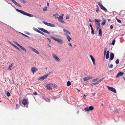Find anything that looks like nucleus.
Returning <instances> with one entry per match:
<instances>
[{"label":"nucleus","instance_id":"nucleus-40","mask_svg":"<svg viewBox=\"0 0 125 125\" xmlns=\"http://www.w3.org/2000/svg\"><path fill=\"white\" fill-rule=\"evenodd\" d=\"M115 40H114L112 42V44L113 45H114L115 44Z\"/></svg>","mask_w":125,"mask_h":125},{"label":"nucleus","instance_id":"nucleus-24","mask_svg":"<svg viewBox=\"0 0 125 125\" xmlns=\"http://www.w3.org/2000/svg\"><path fill=\"white\" fill-rule=\"evenodd\" d=\"M110 52L109 51H108L106 52V54L105 57V58L106 59H108L109 57V54Z\"/></svg>","mask_w":125,"mask_h":125},{"label":"nucleus","instance_id":"nucleus-46","mask_svg":"<svg viewBox=\"0 0 125 125\" xmlns=\"http://www.w3.org/2000/svg\"><path fill=\"white\" fill-rule=\"evenodd\" d=\"M22 34L24 36L26 37H28V38H29V37L28 36H27V35H25V34H23V33H22Z\"/></svg>","mask_w":125,"mask_h":125},{"label":"nucleus","instance_id":"nucleus-64","mask_svg":"<svg viewBox=\"0 0 125 125\" xmlns=\"http://www.w3.org/2000/svg\"><path fill=\"white\" fill-rule=\"evenodd\" d=\"M124 78V80L125 81V78Z\"/></svg>","mask_w":125,"mask_h":125},{"label":"nucleus","instance_id":"nucleus-28","mask_svg":"<svg viewBox=\"0 0 125 125\" xmlns=\"http://www.w3.org/2000/svg\"><path fill=\"white\" fill-rule=\"evenodd\" d=\"M13 63H12L9 67L8 70H9L10 69L11 67L13 66Z\"/></svg>","mask_w":125,"mask_h":125},{"label":"nucleus","instance_id":"nucleus-26","mask_svg":"<svg viewBox=\"0 0 125 125\" xmlns=\"http://www.w3.org/2000/svg\"><path fill=\"white\" fill-rule=\"evenodd\" d=\"M66 37L68 40V41L69 42H70V40H71V38H70L69 36L68 35H67L66 36Z\"/></svg>","mask_w":125,"mask_h":125},{"label":"nucleus","instance_id":"nucleus-48","mask_svg":"<svg viewBox=\"0 0 125 125\" xmlns=\"http://www.w3.org/2000/svg\"><path fill=\"white\" fill-rule=\"evenodd\" d=\"M47 10V7H45L43 9V10L44 11H45Z\"/></svg>","mask_w":125,"mask_h":125},{"label":"nucleus","instance_id":"nucleus-60","mask_svg":"<svg viewBox=\"0 0 125 125\" xmlns=\"http://www.w3.org/2000/svg\"><path fill=\"white\" fill-rule=\"evenodd\" d=\"M102 106H104V104H102Z\"/></svg>","mask_w":125,"mask_h":125},{"label":"nucleus","instance_id":"nucleus-57","mask_svg":"<svg viewBox=\"0 0 125 125\" xmlns=\"http://www.w3.org/2000/svg\"><path fill=\"white\" fill-rule=\"evenodd\" d=\"M47 39L50 42H51V40H50V39H49V38H48Z\"/></svg>","mask_w":125,"mask_h":125},{"label":"nucleus","instance_id":"nucleus-21","mask_svg":"<svg viewBox=\"0 0 125 125\" xmlns=\"http://www.w3.org/2000/svg\"><path fill=\"white\" fill-rule=\"evenodd\" d=\"M124 73V72H119L116 76V78H118L119 76L123 75Z\"/></svg>","mask_w":125,"mask_h":125},{"label":"nucleus","instance_id":"nucleus-13","mask_svg":"<svg viewBox=\"0 0 125 125\" xmlns=\"http://www.w3.org/2000/svg\"><path fill=\"white\" fill-rule=\"evenodd\" d=\"M53 84L51 83L48 84L47 86V89H48L51 90L52 89Z\"/></svg>","mask_w":125,"mask_h":125},{"label":"nucleus","instance_id":"nucleus-41","mask_svg":"<svg viewBox=\"0 0 125 125\" xmlns=\"http://www.w3.org/2000/svg\"><path fill=\"white\" fill-rule=\"evenodd\" d=\"M98 79V78H96L93 79L92 80V82H94L96 81Z\"/></svg>","mask_w":125,"mask_h":125},{"label":"nucleus","instance_id":"nucleus-54","mask_svg":"<svg viewBox=\"0 0 125 125\" xmlns=\"http://www.w3.org/2000/svg\"><path fill=\"white\" fill-rule=\"evenodd\" d=\"M66 19H68L69 18V16H67L66 17Z\"/></svg>","mask_w":125,"mask_h":125},{"label":"nucleus","instance_id":"nucleus-47","mask_svg":"<svg viewBox=\"0 0 125 125\" xmlns=\"http://www.w3.org/2000/svg\"><path fill=\"white\" fill-rule=\"evenodd\" d=\"M101 80L100 79L98 81H97L96 82V83H97V84H98L100 82H101Z\"/></svg>","mask_w":125,"mask_h":125},{"label":"nucleus","instance_id":"nucleus-19","mask_svg":"<svg viewBox=\"0 0 125 125\" xmlns=\"http://www.w3.org/2000/svg\"><path fill=\"white\" fill-rule=\"evenodd\" d=\"M89 56L90 57V58H91V60H92V61L93 62V64L94 65H95V60L94 59V58L93 57L92 55H90Z\"/></svg>","mask_w":125,"mask_h":125},{"label":"nucleus","instance_id":"nucleus-44","mask_svg":"<svg viewBox=\"0 0 125 125\" xmlns=\"http://www.w3.org/2000/svg\"><path fill=\"white\" fill-rule=\"evenodd\" d=\"M113 67V65L112 64H110L109 66V68H112Z\"/></svg>","mask_w":125,"mask_h":125},{"label":"nucleus","instance_id":"nucleus-10","mask_svg":"<svg viewBox=\"0 0 125 125\" xmlns=\"http://www.w3.org/2000/svg\"><path fill=\"white\" fill-rule=\"evenodd\" d=\"M22 103L24 105H27V104L28 105V100L25 99H24L22 102Z\"/></svg>","mask_w":125,"mask_h":125},{"label":"nucleus","instance_id":"nucleus-27","mask_svg":"<svg viewBox=\"0 0 125 125\" xmlns=\"http://www.w3.org/2000/svg\"><path fill=\"white\" fill-rule=\"evenodd\" d=\"M102 31L101 29H100L99 31V34L100 36H101L102 35Z\"/></svg>","mask_w":125,"mask_h":125},{"label":"nucleus","instance_id":"nucleus-61","mask_svg":"<svg viewBox=\"0 0 125 125\" xmlns=\"http://www.w3.org/2000/svg\"><path fill=\"white\" fill-rule=\"evenodd\" d=\"M76 46V45H74V48Z\"/></svg>","mask_w":125,"mask_h":125},{"label":"nucleus","instance_id":"nucleus-17","mask_svg":"<svg viewBox=\"0 0 125 125\" xmlns=\"http://www.w3.org/2000/svg\"><path fill=\"white\" fill-rule=\"evenodd\" d=\"M93 78V77L91 76L86 77L83 78V80L85 81L90 79H91Z\"/></svg>","mask_w":125,"mask_h":125},{"label":"nucleus","instance_id":"nucleus-5","mask_svg":"<svg viewBox=\"0 0 125 125\" xmlns=\"http://www.w3.org/2000/svg\"><path fill=\"white\" fill-rule=\"evenodd\" d=\"M94 107L93 106H90L89 107H86L84 108V110L85 111L89 112L90 111L93 110Z\"/></svg>","mask_w":125,"mask_h":125},{"label":"nucleus","instance_id":"nucleus-62","mask_svg":"<svg viewBox=\"0 0 125 125\" xmlns=\"http://www.w3.org/2000/svg\"><path fill=\"white\" fill-rule=\"evenodd\" d=\"M79 112V111H78L77 112V114H78V113Z\"/></svg>","mask_w":125,"mask_h":125},{"label":"nucleus","instance_id":"nucleus-8","mask_svg":"<svg viewBox=\"0 0 125 125\" xmlns=\"http://www.w3.org/2000/svg\"><path fill=\"white\" fill-rule=\"evenodd\" d=\"M15 43L19 47H20L21 49L25 52H26V50L25 49L24 47L20 45L17 42H15Z\"/></svg>","mask_w":125,"mask_h":125},{"label":"nucleus","instance_id":"nucleus-30","mask_svg":"<svg viewBox=\"0 0 125 125\" xmlns=\"http://www.w3.org/2000/svg\"><path fill=\"white\" fill-rule=\"evenodd\" d=\"M37 32H38L39 33H41V34L43 35H44V33L43 32H41V31H40L39 30H37Z\"/></svg>","mask_w":125,"mask_h":125},{"label":"nucleus","instance_id":"nucleus-58","mask_svg":"<svg viewBox=\"0 0 125 125\" xmlns=\"http://www.w3.org/2000/svg\"><path fill=\"white\" fill-rule=\"evenodd\" d=\"M88 22H92V21L91 19H89L88 21Z\"/></svg>","mask_w":125,"mask_h":125},{"label":"nucleus","instance_id":"nucleus-37","mask_svg":"<svg viewBox=\"0 0 125 125\" xmlns=\"http://www.w3.org/2000/svg\"><path fill=\"white\" fill-rule=\"evenodd\" d=\"M107 50V48L106 47L105 49H104V56H105V55L106 53V51Z\"/></svg>","mask_w":125,"mask_h":125},{"label":"nucleus","instance_id":"nucleus-9","mask_svg":"<svg viewBox=\"0 0 125 125\" xmlns=\"http://www.w3.org/2000/svg\"><path fill=\"white\" fill-rule=\"evenodd\" d=\"M49 73H48L47 74H46L43 76L40 77L39 78L38 80H40L41 79L44 80V79H45L48 76V75H49Z\"/></svg>","mask_w":125,"mask_h":125},{"label":"nucleus","instance_id":"nucleus-45","mask_svg":"<svg viewBox=\"0 0 125 125\" xmlns=\"http://www.w3.org/2000/svg\"><path fill=\"white\" fill-rule=\"evenodd\" d=\"M20 0L22 2H23L24 3H26V2L24 0Z\"/></svg>","mask_w":125,"mask_h":125},{"label":"nucleus","instance_id":"nucleus-3","mask_svg":"<svg viewBox=\"0 0 125 125\" xmlns=\"http://www.w3.org/2000/svg\"><path fill=\"white\" fill-rule=\"evenodd\" d=\"M51 38L60 44H62L63 42V41L62 40L58 38H55L53 37H51Z\"/></svg>","mask_w":125,"mask_h":125},{"label":"nucleus","instance_id":"nucleus-51","mask_svg":"<svg viewBox=\"0 0 125 125\" xmlns=\"http://www.w3.org/2000/svg\"><path fill=\"white\" fill-rule=\"evenodd\" d=\"M110 29H112L113 28V27L112 25H111L110 26Z\"/></svg>","mask_w":125,"mask_h":125},{"label":"nucleus","instance_id":"nucleus-35","mask_svg":"<svg viewBox=\"0 0 125 125\" xmlns=\"http://www.w3.org/2000/svg\"><path fill=\"white\" fill-rule=\"evenodd\" d=\"M115 19H116L117 20V21L119 23H121V21H120V20L118 19H117V17H116L115 18Z\"/></svg>","mask_w":125,"mask_h":125},{"label":"nucleus","instance_id":"nucleus-33","mask_svg":"<svg viewBox=\"0 0 125 125\" xmlns=\"http://www.w3.org/2000/svg\"><path fill=\"white\" fill-rule=\"evenodd\" d=\"M53 16H55V18L56 19L58 18V14H56L55 15H54Z\"/></svg>","mask_w":125,"mask_h":125},{"label":"nucleus","instance_id":"nucleus-43","mask_svg":"<svg viewBox=\"0 0 125 125\" xmlns=\"http://www.w3.org/2000/svg\"><path fill=\"white\" fill-rule=\"evenodd\" d=\"M6 95H7V96H8V97L10 95V93L9 92H7V93L6 94Z\"/></svg>","mask_w":125,"mask_h":125},{"label":"nucleus","instance_id":"nucleus-50","mask_svg":"<svg viewBox=\"0 0 125 125\" xmlns=\"http://www.w3.org/2000/svg\"><path fill=\"white\" fill-rule=\"evenodd\" d=\"M89 26H90V27H91V29H92V28H93V27H92V24H91V23H90V24H89Z\"/></svg>","mask_w":125,"mask_h":125},{"label":"nucleus","instance_id":"nucleus-52","mask_svg":"<svg viewBox=\"0 0 125 125\" xmlns=\"http://www.w3.org/2000/svg\"><path fill=\"white\" fill-rule=\"evenodd\" d=\"M69 45L70 46H71V47H72V44L71 43H69Z\"/></svg>","mask_w":125,"mask_h":125},{"label":"nucleus","instance_id":"nucleus-14","mask_svg":"<svg viewBox=\"0 0 125 125\" xmlns=\"http://www.w3.org/2000/svg\"><path fill=\"white\" fill-rule=\"evenodd\" d=\"M39 29L40 30L48 34H50V33L49 32L47 31L43 28H39Z\"/></svg>","mask_w":125,"mask_h":125},{"label":"nucleus","instance_id":"nucleus-11","mask_svg":"<svg viewBox=\"0 0 125 125\" xmlns=\"http://www.w3.org/2000/svg\"><path fill=\"white\" fill-rule=\"evenodd\" d=\"M52 55L53 57L55 59L56 61L57 62H59L60 61V59L55 54H52Z\"/></svg>","mask_w":125,"mask_h":125},{"label":"nucleus","instance_id":"nucleus-31","mask_svg":"<svg viewBox=\"0 0 125 125\" xmlns=\"http://www.w3.org/2000/svg\"><path fill=\"white\" fill-rule=\"evenodd\" d=\"M59 22H60L62 23H63L64 24H66V22H64L63 20H60L58 21Z\"/></svg>","mask_w":125,"mask_h":125},{"label":"nucleus","instance_id":"nucleus-49","mask_svg":"<svg viewBox=\"0 0 125 125\" xmlns=\"http://www.w3.org/2000/svg\"><path fill=\"white\" fill-rule=\"evenodd\" d=\"M33 94L34 95H37V93L36 92H35L33 93Z\"/></svg>","mask_w":125,"mask_h":125},{"label":"nucleus","instance_id":"nucleus-63","mask_svg":"<svg viewBox=\"0 0 125 125\" xmlns=\"http://www.w3.org/2000/svg\"><path fill=\"white\" fill-rule=\"evenodd\" d=\"M52 72H49V73H51Z\"/></svg>","mask_w":125,"mask_h":125},{"label":"nucleus","instance_id":"nucleus-29","mask_svg":"<svg viewBox=\"0 0 125 125\" xmlns=\"http://www.w3.org/2000/svg\"><path fill=\"white\" fill-rule=\"evenodd\" d=\"M71 83L70 82L68 81L67 82V85L68 86H70L71 85Z\"/></svg>","mask_w":125,"mask_h":125},{"label":"nucleus","instance_id":"nucleus-4","mask_svg":"<svg viewBox=\"0 0 125 125\" xmlns=\"http://www.w3.org/2000/svg\"><path fill=\"white\" fill-rule=\"evenodd\" d=\"M98 4L102 10H103L105 12H106L107 11V10L106 8L105 7H104L100 2H98Z\"/></svg>","mask_w":125,"mask_h":125},{"label":"nucleus","instance_id":"nucleus-23","mask_svg":"<svg viewBox=\"0 0 125 125\" xmlns=\"http://www.w3.org/2000/svg\"><path fill=\"white\" fill-rule=\"evenodd\" d=\"M63 15L64 14H62L59 15L58 18V21H59L60 20H62Z\"/></svg>","mask_w":125,"mask_h":125},{"label":"nucleus","instance_id":"nucleus-25","mask_svg":"<svg viewBox=\"0 0 125 125\" xmlns=\"http://www.w3.org/2000/svg\"><path fill=\"white\" fill-rule=\"evenodd\" d=\"M10 44L12 45L15 48H16L18 49L20 51V49L17 46L15 45L12 44V43L10 42Z\"/></svg>","mask_w":125,"mask_h":125},{"label":"nucleus","instance_id":"nucleus-56","mask_svg":"<svg viewBox=\"0 0 125 125\" xmlns=\"http://www.w3.org/2000/svg\"><path fill=\"white\" fill-rule=\"evenodd\" d=\"M47 6H49V3H48V2H47Z\"/></svg>","mask_w":125,"mask_h":125},{"label":"nucleus","instance_id":"nucleus-2","mask_svg":"<svg viewBox=\"0 0 125 125\" xmlns=\"http://www.w3.org/2000/svg\"><path fill=\"white\" fill-rule=\"evenodd\" d=\"M94 21L97 23H96V24H97L96 25V29L98 31V30H99L101 29V27L99 23L100 21L98 20L95 19L94 20Z\"/></svg>","mask_w":125,"mask_h":125},{"label":"nucleus","instance_id":"nucleus-22","mask_svg":"<svg viewBox=\"0 0 125 125\" xmlns=\"http://www.w3.org/2000/svg\"><path fill=\"white\" fill-rule=\"evenodd\" d=\"M114 54L112 53H111L110 54V60H112L114 58Z\"/></svg>","mask_w":125,"mask_h":125},{"label":"nucleus","instance_id":"nucleus-34","mask_svg":"<svg viewBox=\"0 0 125 125\" xmlns=\"http://www.w3.org/2000/svg\"><path fill=\"white\" fill-rule=\"evenodd\" d=\"M91 33L92 34H94V31L93 30V28L91 29Z\"/></svg>","mask_w":125,"mask_h":125},{"label":"nucleus","instance_id":"nucleus-53","mask_svg":"<svg viewBox=\"0 0 125 125\" xmlns=\"http://www.w3.org/2000/svg\"><path fill=\"white\" fill-rule=\"evenodd\" d=\"M95 93H92V95L93 96H94L95 95Z\"/></svg>","mask_w":125,"mask_h":125},{"label":"nucleus","instance_id":"nucleus-18","mask_svg":"<svg viewBox=\"0 0 125 125\" xmlns=\"http://www.w3.org/2000/svg\"><path fill=\"white\" fill-rule=\"evenodd\" d=\"M30 49L32 51L35 53H36L39 54V52L36 49H34L32 47H30Z\"/></svg>","mask_w":125,"mask_h":125},{"label":"nucleus","instance_id":"nucleus-6","mask_svg":"<svg viewBox=\"0 0 125 125\" xmlns=\"http://www.w3.org/2000/svg\"><path fill=\"white\" fill-rule=\"evenodd\" d=\"M43 23L45 25L53 27H55V25L53 24L48 23L45 21H43Z\"/></svg>","mask_w":125,"mask_h":125},{"label":"nucleus","instance_id":"nucleus-36","mask_svg":"<svg viewBox=\"0 0 125 125\" xmlns=\"http://www.w3.org/2000/svg\"><path fill=\"white\" fill-rule=\"evenodd\" d=\"M20 107L19 105L18 104H16V108L17 109H18Z\"/></svg>","mask_w":125,"mask_h":125},{"label":"nucleus","instance_id":"nucleus-59","mask_svg":"<svg viewBox=\"0 0 125 125\" xmlns=\"http://www.w3.org/2000/svg\"><path fill=\"white\" fill-rule=\"evenodd\" d=\"M108 21H111L110 19H108Z\"/></svg>","mask_w":125,"mask_h":125},{"label":"nucleus","instance_id":"nucleus-15","mask_svg":"<svg viewBox=\"0 0 125 125\" xmlns=\"http://www.w3.org/2000/svg\"><path fill=\"white\" fill-rule=\"evenodd\" d=\"M125 15V10H121L120 13V15L123 17Z\"/></svg>","mask_w":125,"mask_h":125},{"label":"nucleus","instance_id":"nucleus-32","mask_svg":"<svg viewBox=\"0 0 125 125\" xmlns=\"http://www.w3.org/2000/svg\"><path fill=\"white\" fill-rule=\"evenodd\" d=\"M96 6L97 7V8L96 9V12H98V11L99 10V9L98 6L97 5H96Z\"/></svg>","mask_w":125,"mask_h":125},{"label":"nucleus","instance_id":"nucleus-38","mask_svg":"<svg viewBox=\"0 0 125 125\" xmlns=\"http://www.w3.org/2000/svg\"><path fill=\"white\" fill-rule=\"evenodd\" d=\"M105 20H104L102 22V25H104L105 23Z\"/></svg>","mask_w":125,"mask_h":125},{"label":"nucleus","instance_id":"nucleus-55","mask_svg":"<svg viewBox=\"0 0 125 125\" xmlns=\"http://www.w3.org/2000/svg\"><path fill=\"white\" fill-rule=\"evenodd\" d=\"M104 79V77L102 78V79H101L100 80L101 81H102Z\"/></svg>","mask_w":125,"mask_h":125},{"label":"nucleus","instance_id":"nucleus-20","mask_svg":"<svg viewBox=\"0 0 125 125\" xmlns=\"http://www.w3.org/2000/svg\"><path fill=\"white\" fill-rule=\"evenodd\" d=\"M63 31L65 33V34L66 35V36L67 35H68V34H70V33L69 31L66 29H64Z\"/></svg>","mask_w":125,"mask_h":125},{"label":"nucleus","instance_id":"nucleus-39","mask_svg":"<svg viewBox=\"0 0 125 125\" xmlns=\"http://www.w3.org/2000/svg\"><path fill=\"white\" fill-rule=\"evenodd\" d=\"M119 61L118 59H117L115 61V63L117 64H118L119 62Z\"/></svg>","mask_w":125,"mask_h":125},{"label":"nucleus","instance_id":"nucleus-42","mask_svg":"<svg viewBox=\"0 0 125 125\" xmlns=\"http://www.w3.org/2000/svg\"><path fill=\"white\" fill-rule=\"evenodd\" d=\"M97 84L96 82V83H91V85L92 86H93L94 85H95Z\"/></svg>","mask_w":125,"mask_h":125},{"label":"nucleus","instance_id":"nucleus-1","mask_svg":"<svg viewBox=\"0 0 125 125\" xmlns=\"http://www.w3.org/2000/svg\"><path fill=\"white\" fill-rule=\"evenodd\" d=\"M16 10L24 15H26L30 17H33V15L26 12L22 10H19L18 9H16Z\"/></svg>","mask_w":125,"mask_h":125},{"label":"nucleus","instance_id":"nucleus-16","mask_svg":"<svg viewBox=\"0 0 125 125\" xmlns=\"http://www.w3.org/2000/svg\"><path fill=\"white\" fill-rule=\"evenodd\" d=\"M11 0L12 2L17 6L21 7H22V6L20 4L17 3L14 0Z\"/></svg>","mask_w":125,"mask_h":125},{"label":"nucleus","instance_id":"nucleus-7","mask_svg":"<svg viewBox=\"0 0 125 125\" xmlns=\"http://www.w3.org/2000/svg\"><path fill=\"white\" fill-rule=\"evenodd\" d=\"M107 88H108L109 90L115 93H116V91L115 89L113 87H110L109 86H107Z\"/></svg>","mask_w":125,"mask_h":125},{"label":"nucleus","instance_id":"nucleus-12","mask_svg":"<svg viewBox=\"0 0 125 125\" xmlns=\"http://www.w3.org/2000/svg\"><path fill=\"white\" fill-rule=\"evenodd\" d=\"M38 71V69L35 67H32L31 69V71L33 73H35L36 71Z\"/></svg>","mask_w":125,"mask_h":125}]
</instances>
